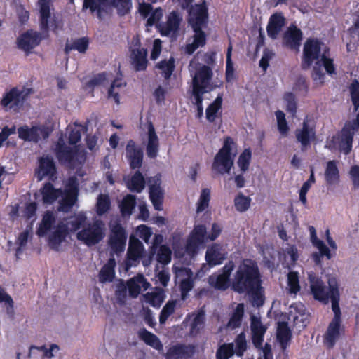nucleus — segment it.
Masks as SVG:
<instances>
[{"mask_svg":"<svg viewBox=\"0 0 359 359\" xmlns=\"http://www.w3.org/2000/svg\"><path fill=\"white\" fill-rule=\"evenodd\" d=\"M231 290L238 294H246L254 307L262 306L265 302L262 275L257 262L243 259L231 279Z\"/></svg>","mask_w":359,"mask_h":359,"instance_id":"1","label":"nucleus"},{"mask_svg":"<svg viewBox=\"0 0 359 359\" xmlns=\"http://www.w3.org/2000/svg\"><path fill=\"white\" fill-rule=\"evenodd\" d=\"M308 278L310 284L311 293L314 299L325 304H327L330 300L332 307L333 306L334 300H336L337 306H339L340 294L336 278L330 277L328 278V287H327L322 279L314 273H309Z\"/></svg>","mask_w":359,"mask_h":359,"instance_id":"2","label":"nucleus"},{"mask_svg":"<svg viewBox=\"0 0 359 359\" xmlns=\"http://www.w3.org/2000/svg\"><path fill=\"white\" fill-rule=\"evenodd\" d=\"M236 143L231 137H224L222 148L219 149L214 157L211 166L212 172L219 175L230 172L233 165L235 156L233 150L236 149Z\"/></svg>","mask_w":359,"mask_h":359,"instance_id":"3","label":"nucleus"},{"mask_svg":"<svg viewBox=\"0 0 359 359\" xmlns=\"http://www.w3.org/2000/svg\"><path fill=\"white\" fill-rule=\"evenodd\" d=\"M54 153L61 165L75 168L81 165L86 158V154L78 145L68 146L64 142L63 137L58 138L54 149Z\"/></svg>","mask_w":359,"mask_h":359,"instance_id":"4","label":"nucleus"},{"mask_svg":"<svg viewBox=\"0 0 359 359\" xmlns=\"http://www.w3.org/2000/svg\"><path fill=\"white\" fill-rule=\"evenodd\" d=\"M332 310L334 317L328 324L323 336V344L328 349L334 348L337 341L345 333V328L342 325L341 309L339 306H337L336 300H334Z\"/></svg>","mask_w":359,"mask_h":359,"instance_id":"5","label":"nucleus"},{"mask_svg":"<svg viewBox=\"0 0 359 359\" xmlns=\"http://www.w3.org/2000/svg\"><path fill=\"white\" fill-rule=\"evenodd\" d=\"M105 224L101 219H95L87 224L78 231L76 238L87 246H93L101 242L105 236Z\"/></svg>","mask_w":359,"mask_h":359,"instance_id":"6","label":"nucleus"},{"mask_svg":"<svg viewBox=\"0 0 359 359\" xmlns=\"http://www.w3.org/2000/svg\"><path fill=\"white\" fill-rule=\"evenodd\" d=\"M52 0H39L38 5L39 6V26L41 30L48 32L50 27L54 32L62 29L63 26L62 21L60 18L53 15L51 18L50 5Z\"/></svg>","mask_w":359,"mask_h":359,"instance_id":"7","label":"nucleus"},{"mask_svg":"<svg viewBox=\"0 0 359 359\" xmlns=\"http://www.w3.org/2000/svg\"><path fill=\"white\" fill-rule=\"evenodd\" d=\"M187 11V22L191 28L207 27L209 20L208 8L203 1L191 6Z\"/></svg>","mask_w":359,"mask_h":359,"instance_id":"8","label":"nucleus"},{"mask_svg":"<svg viewBox=\"0 0 359 359\" xmlns=\"http://www.w3.org/2000/svg\"><path fill=\"white\" fill-rule=\"evenodd\" d=\"M358 130V128L346 121L341 131L332 137L330 143L333 147L338 144L339 149L344 154H348L351 151L353 137Z\"/></svg>","mask_w":359,"mask_h":359,"instance_id":"9","label":"nucleus"},{"mask_svg":"<svg viewBox=\"0 0 359 359\" xmlns=\"http://www.w3.org/2000/svg\"><path fill=\"white\" fill-rule=\"evenodd\" d=\"M323 43L317 38H308L304 43L301 67L302 69H308L315 60L321 57Z\"/></svg>","mask_w":359,"mask_h":359,"instance_id":"10","label":"nucleus"},{"mask_svg":"<svg viewBox=\"0 0 359 359\" xmlns=\"http://www.w3.org/2000/svg\"><path fill=\"white\" fill-rule=\"evenodd\" d=\"M51 130L45 126H34L29 128L27 125L20 126L18 128V137L25 142H38L41 136L43 140L47 139Z\"/></svg>","mask_w":359,"mask_h":359,"instance_id":"11","label":"nucleus"},{"mask_svg":"<svg viewBox=\"0 0 359 359\" xmlns=\"http://www.w3.org/2000/svg\"><path fill=\"white\" fill-rule=\"evenodd\" d=\"M24 90H20L17 87L11 88L6 91L0 101V104L3 108L16 110L20 109L26 100L28 93H24Z\"/></svg>","mask_w":359,"mask_h":359,"instance_id":"12","label":"nucleus"},{"mask_svg":"<svg viewBox=\"0 0 359 359\" xmlns=\"http://www.w3.org/2000/svg\"><path fill=\"white\" fill-rule=\"evenodd\" d=\"M126 240L127 233L126 229L120 223L116 222L111 227L109 237V245L111 250L116 254L123 252L125 250Z\"/></svg>","mask_w":359,"mask_h":359,"instance_id":"13","label":"nucleus"},{"mask_svg":"<svg viewBox=\"0 0 359 359\" xmlns=\"http://www.w3.org/2000/svg\"><path fill=\"white\" fill-rule=\"evenodd\" d=\"M78 194L79 187L76 179L71 177L69 180L64 196L59 203V210L64 212H68L76 202Z\"/></svg>","mask_w":359,"mask_h":359,"instance_id":"14","label":"nucleus"},{"mask_svg":"<svg viewBox=\"0 0 359 359\" xmlns=\"http://www.w3.org/2000/svg\"><path fill=\"white\" fill-rule=\"evenodd\" d=\"M212 76V69L209 66L203 65L196 70L193 77L192 88L212 91L214 88L210 83Z\"/></svg>","mask_w":359,"mask_h":359,"instance_id":"15","label":"nucleus"},{"mask_svg":"<svg viewBox=\"0 0 359 359\" xmlns=\"http://www.w3.org/2000/svg\"><path fill=\"white\" fill-rule=\"evenodd\" d=\"M182 21L181 14L175 11L169 13L165 22L158 23L157 28L162 36H169L172 34L177 33Z\"/></svg>","mask_w":359,"mask_h":359,"instance_id":"16","label":"nucleus"},{"mask_svg":"<svg viewBox=\"0 0 359 359\" xmlns=\"http://www.w3.org/2000/svg\"><path fill=\"white\" fill-rule=\"evenodd\" d=\"M42 39L41 33L32 29L27 30L17 39L18 47L29 53L40 44Z\"/></svg>","mask_w":359,"mask_h":359,"instance_id":"17","label":"nucleus"},{"mask_svg":"<svg viewBox=\"0 0 359 359\" xmlns=\"http://www.w3.org/2000/svg\"><path fill=\"white\" fill-rule=\"evenodd\" d=\"M126 156L133 170L142 167L144 153L142 149L137 146L133 140H129L126 147Z\"/></svg>","mask_w":359,"mask_h":359,"instance_id":"18","label":"nucleus"},{"mask_svg":"<svg viewBox=\"0 0 359 359\" xmlns=\"http://www.w3.org/2000/svg\"><path fill=\"white\" fill-rule=\"evenodd\" d=\"M303 39L302 30L295 25H290L283 36V46L292 50L298 51Z\"/></svg>","mask_w":359,"mask_h":359,"instance_id":"19","label":"nucleus"},{"mask_svg":"<svg viewBox=\"0 0 359 359\" xmlns=\"http://www.w3.org/2000/svg\"><path fill=\"white\" fill-rule=\"evenodd\" d=\"M57 173V168L53 158L50 155H45L39 158V165L35 170V175L39 181L44 177H54Z\"/></svg>","mask_w":359,"mask_h":359,"instance_id":"20","label":"nucleus"},{"mask_svg":"<svg viewBox=\"0 0 359 359\" xmlns=\"http://www.w3.org/2000/svg\"><path fill=\"white\" fill-rule=\"evenodd\" d=\"M144 248L142 243L134 236L129 238V244L126 254V266L130 268L133 262H139L143 256Z\"/></svg>","mask_w":359,"mask_h":359,"instance_id":"21","label":"nucleus"},{"mask_svg":"<svg viewBox=\"0 0 359 359\" xmlns=\"http://www.w3.org/2000/svg\"><path fill=\"white\" fill-rule=\"evenodd\" d=\"M196 352V346L193 344H177L170 346L165 355V359H190Z\"/></svg>","mask_w":359,"mask_h":359,"instance_id":"22","label":"nucleus"},{"mask_svg":"<svg viewBox=\"0 0 359 359\" xmlns=\"http://www.w3.org/2000/svg\"><path fill=\"white\" fill-rule=\"evenodd\" d=\"M207 230L203 224L196 225L194 227L186 245L187 252H194L198 247L203 244L205 240L207 239L206 236Z\"/></svg>","mask_w":359,"mask_h":359,"instance_id":"23","label":"nucleus"},{"mask_svg":"<svg viewBox=\"0 0 359 359\" xmlns=\"http://www.w3.org/2000/svg\"><path fill=\"white\" fill-rule=\"evenodd\" d=\"M297 141L301 144V151H306L311 146V143L316 139V131L309 127L307 122L304 121L302 128L295 130Z\"/></svg>","mask_w":359,"mask_h":359,"instance_id":"24","label":"nucleus"},{"mask_svg":"<svg viewBox=\"0 0 359 359\" xmlns=\"http://www.w3.org/2000/svg\"><path fill=\"white\" fill-rule=\"evenodd\" d=\"M226 257V252L219 243H213L207 248L205 261L209 266L221 264Z\"/></svg>","mask_w":359,"mask_h":359,"instance_id":"25","label":"nucleus"},{"mask_svg":"<svg viewBox=\"0 0 359 359\" xmlns=\"http://www.w3.org/2000/svg\"><path fill=\"white\" fill-rule=\"evenodd\" d=\"M69 233L68 225L63 222L57 224L54 231L48 237V245L55 251H58L61 243Z\"/></svg>","mask_w":359,"mask_h":359,"instance_id":"26","label":"nucleus"},{"mask_svg":"<svg viewBox=\"0 0 359 359\" xmlns=\"http://www.w3.org/2000/svg\"><path fill=\"white\" fill-rule=\"evenodd\" d=\"M205 27L191 28L194 32L193 41L185 46L184 51L187 55H192L198 48L205 46L207 43V34L203 30Z\"/></svg>","mask_w":359,"mask_h":359,"instance_id":"27","label":"nucleus"},{"mask_svg":"<svg viewBox=\"0 0 359 359\" xmlns=\"http://www.w3.org/2000/svg\"><path fill=\"white\" fill-rule=\"evenodd\" d=\"M126 284L129 295L133 298H136L140 294L141 288L147 290L151 286L142 274H137L130 278Z\"/></svg>","mask_w":359,"mask_h":359,"instance_id":"28","label":"nucleus"},{"mask_svg":"<svg viewBox=\"0 0 359 359\" xmlns=\"http://www.w3.org/2000/svg\"><path fill=\"white\" fill-rule=\"evenodd\" d=\"M252 341L256 348H261L264 341V337L266 331L259 318L251 316Z\"/></svg>","mask_w":359,"mask_h":359,"instance_id":"29","label":"nucleus"},{"mask_svg":"<svg viewBox=\"0 0 359 359\" xmlns=\"http://www.w3.org/2000/svg\"><path fill=\"white\" fill-rule=\"evenodd\" d=\"M285 19L282 13H276L271 15L266 27L267 34L271 39H276L283 27Z\"/></svg>","mask_w":359,"mask_h":359,"instance_id":"30","label":"nucleus"},{"mask_svg":"<svg viewBox=\"0 0 359 359\" xmlns=\"http://www.w3.org/2000/svg\"><path fill=\"white\" fill-rule=\"evenodd\" d=\"M161 179L157 177L154 183L149 186V199L156 210H163L164 191L161 187Z\"/></svg>","mask_w":359,"mask_h":359,"instance_id":"31","label":"nucleus"},{"mask_svg":"<svg viewBox=\"0 0 359 359\" xmlns=\"http://www.w3.org/2000/svg\"><path fill=\"white\" fill-rule=\"evenodd\" d=\"M159 150V140L152 122L148 123V142L146 153L149 158L154 159L157 157Z\"/></svg>","mask_w":359,"mask_h":359,"instance_id":"32","label":"nucleus"},{"mask_svg":"<svg viewBox=\"0 0 359 359\" xmlns=\"http://www.w3.org/2000/svg\"><path fill=\"white\" fill-rule=\"evenodd\" d=\"M324 175L327 186L335 185L339 182L340 175L336 161L327 162Z\"/></svg>","mask_w":359,"mask_h":359,"instance_id":"33","label":"nucleus"},{"mask_svg":"<svg viewBox=\"0 0 359 359\" xmlns=\"http://www.w3.org/2000/svg\"><path fill=\"white\" fill-rule=\"evenodd\" d=\"M276 336L281 348L286 349L292 339V332L287 322L278 323Z\"/></svg>","mask_w":359,"mask_h":359,"instance_id":"34","label":"nucleus"},{"mask_svg":"<svg viewBox=\"0 0 359 359\" xmlns=\"http://www.w3.org/2000/svg\"><path fill=\"white\" fill-rule=\"evenodd\" d=\"M147 52L144 48L133 49L131 53L132 64L135 71H144L147 67Z\"/></svg>","mask_w":359,"mask_h":359,"instance_id":"35","label":"nucleus"},{"mask_svg":"<svg viewBox=\"0 0 359 359\" xmlns=\"http://www.w3.org/2000/svg\"><path fill=\"white\" fill-rule=\"evenodd\" d=\"M40 191L45 204L53 203L62 194L61 190L55 189L50 182H46Z\"/></svg>","mask_w":359,"mask_h":359,"instance_id":"36","label":"nucleus"},{"mask_svg":"<svg viewBox=\"0 0 359 359\" xmlns=\"http://www.w3.org/2000/svg\"><path fill=\"white\" fill-rule=\"evenodd\" d=\"M244 313V304H238L230 316L229 320L226 324V327L231 330H235L240 327L242 325Z\"/></svg>","mask_w":359,"mask_h":359,"instance_id":"37","label":"nucleus"},{"mask_svg":"<svg viewBox=\"0 0 359 359\" xmlns=\"http://www.w3.org/2000/svg\"><path fill=\"white\" fill-rule=\"evenodd\" d=\"M205 323V313L202 309L198 311L193 318L189 329V336L195 337L203 330Z\"/></svg>","mask_w":359,"mask_h":359,"instance_id":"38","label":"nucleus"},{"mask_svg":"<svg viewBox=\"0 0 359 359\" xmlns=\"http://www.w3.org/2000/svg\"><path fill=\"white\" fill-rule=\"evenodd\" d=\"M116 262L114 258L109 259L108 262L103 266L99 273V280L100 283H111L115 278Z\"/></svg>","mask_w":359,"mask_h":359,"instance_id":"39","label":"nucleus"},{"mask_svg":"<svg viewBox=\"0 0 359 359\" xmlns=\"http://www.w3.org/2000/svg\"><path fill=\"white\" fill-rule=\"evenodd\" d=\"M138 335L146 344L153 347L154 348L161 351L163 349V344L158 337L151 332H149L145 328L141 329Z\"/></svg>","mask_w":359,"mask_h":359,"instance_id":"40","label":"nucleus"},{"mask_svg":"<svg viewBox=\"0 0 359 359\" xmlns=\"http://www.w3.org/2000/svg\"><path fill=\"white\" fill-rule=\"evenodd\" d=\"M89 47L88 37H81L74 40L71 43H66L65 53L68 55L72 50H76L80 53H85Z\"/></svg>","mask_w":359,"mask_h":359,"instance_id":"41","label":"nucleus"},{"mask_svg":"<svg viewBox=\"0 0 359 359\" xmlns=\"http://www.w3.org/2000/svg\"><path fill=\"white\" fill-rule=\"evenodd\" d=\"M208 283L217 290L225 291L229 287H231V280L221 273L211 275Z\"/></svg>","mask_w":359,"mask_h":359,"instance_id":"42","label":"nucleus"},{"mask_svg":"<svg viewBox=\"0 0 359 359\" xmlns=\"http://www.w3.org/2000/svg\"><path fill=\"white\" fill-rule=\"evenodd\" d=\"M55 222V217L53 213L50 211H46L40 223L36 234L39 236H44L51 229L53 225Z\"/></svg>","mask_w":359,"mask_h":359,"instance_id":"43","label":"nucleus"},{"mask_svg":"<svg viewBox=\"0 0 359 359\" xmlns=\"http://www.w3.org/2000/svg\"><path fill=\"white\" fill-rule=\"evenodd\" d=\"M222 95H218L215 100L207 107L205 114L209 122L212 123L215 121L217 113L222 109Z\"/></svg>","mask_w":359,"mask_h":359,"instance_id":"44","label":"nucleus"},{"mask_svg":"<svg viewBox=\"0 0 359 359\" xmlns=\"http://www.w3.org/2000/svg\"><path fill=\"white\" fill-rule=\"evenodd\" d=\"M136 205V197L132 194H127L120 203V211L122 216H130Z\"/></svg>","mask_w":359,"mask_h":359,"instance_id":"45","label":"nucleus"},{"mask_svg":"<svg viewBox=\"0 0 359 359\" xmlns=\"http://www.w3.org/2000/svg\"><path fill=\"white\" fill-rule=\"evenodd\" d=\"M127 186L131 191L140 193L145 187V180L142 174L139 170L136 171L127 183Z\"/></svg>","mask_w":359,"mask_h":359,"instance_id":"46","label":"nucleus"},{"mask_svg":"<svg viewBox=\"0 0 359 359\" xmlns=\"http://www.w3.org/2000/svg\"><path fill=\"white\" fill-rule=\"evenodd\" d=\"M233 46L230 42L226 51V72L225 77L227 82H231L235 79V69L231 59Z\"/></svg>","mask_w":359,"mask_h":359,"instance_id":"47","label":"nucleus"},{"mask_svg":"<svg viewBox=\"0 0 359 359\" xmlns=\"http://www.w3.org/2000/svg\"><path fill=\"white\" fill-rule=\"evenodd\" d=\"M234 353L238 357H243L248 349L246 336L244 332L238 334L234 340Z\"/></svg>","mask_w":359,"mask_h":359,"instance_id":"48","label":"nucleus"},{"mask_svg":"<svg viewBox=\"0 0 359 359\" xmlns=\"http://www.w3.org/2000/svg\"><path fill=\"white\" fill-rule=\"evenodd\" d=\"M111 207V201L108 195L100 194L97 199L96 212L99 216L107 213Z\"/></svg>","mask_w":359,"mask_h":359,"instance_id":"49","label":"nucleus"},{"mask_svg":"<svg viewBox=\"0 0 359 359\" xmlns=\"http://www.w3.org/2000/svg\"><path fill=\"white\" fill-rule=\"evenodd\" d=\"M252 158V151L250 148L245 149L240 154L237 164L241 171L244 173L249 170Z\"/></svg>","mask_w":359,"mask_h":359,"instance_id":"50","label":"nucleus"},{"mask_svg":"<svg viewBox=\"0 0 359 359\" xmlns=\"http://www.w3.org/2000/svg\"><path fill=\"white\" fill-rule=\"evenodd\" d=\"M156 67L162 71L165 79H169L175 70V60L172 57L168 60H163L156 65Z\"/></svg>","mask_w":359,"mask_h":359,"instance_id":"51","label":"nucleus"},{"mask_svg":"<svg viewBox=\"0 0 359 359\" xmlns=\"http://www.w3.org/2000/svg\"><path fill=\"white\" fill-rule=\"evenodd\" d=\"M251 198L240 192L234 198V205L237 211L243 212L250 207Z\"/></svg>","mask_w":359,"mask_h":359,"instance_id":"52","label":"nucleus"},{"mask_svg":"<svg viewBox=\"0 0 359 359\" xmlns=\"http://www.w3.org/2000/svg\"><path fill=\"white\" fill-rule=\"evenodd\" d=\"M126 83L123 81L121 78H116L115 79L109 88L108 89L107 92V97L108 98H113L116 104H120V96H119V92L115 91L116 88H121L122 86H125Z\"/></svg>","mask_w":359,"mask_h":359,"instance_id":"53","label":"nucleus"},{"mask_svg":"<svg viewBox=\"0 0 359 359\" xmlns=\"http://www.w3.org/2000/svg\"><path fill=\"white\" fill-rule=\"evenodd\" d=\"M235 354L234 353V344L227 343L221 345L217 352V359H229L231 356Z\"/></svg>","mask_w":359,"mask_h":359,"instance_id":"54","label":"nucleus"},{"mask_svg":"<svg viewBox=\"0 0 359 359\" xmlns=\"http://www.w3.org/2000/svg\"><path fill=\"white\" fill-rule=\"evenodd\" d=\"M176 301L170 300L163 307L159 315L160 324H164L168 318L175 312Z\"/></svg>","mask_w":359,"mask_h":359,"instance_id":"55","label":"nucleus"},{"mask_svg":"<svg viewBox=\"0 0 359 359\" xmlns=\"http://www.w3.org/2000/svg\"><path fill=\"white\" fill-rule=\"evenodd\" d=\"M210 201V190L208 188H204L201 190L199 199L197 202V212L204 211L208 206Z\"/></svg>","mask_w":359,"mask_h":359,"instance_id":"56","label":"nucleus"},{"mask_svg":"<svg viewBox=\"0 0 359 359\" xmlns=\"http://www.w3.org/2000/svg\"><path fill=\"white\" fill-rule=\"evenodd\" d=\"M111 4L117 9L118 14L121 16L128 13L132 8L131 0H111Z\"/></svg>","mask_w":359,"mask_h":359,"instance_id":"57","label":"nucleus"},{"mask_svg":"<svg viewBox=\"0 0 359 359\" xmlns=\"http://www.w3.org/2000/svg\"><path fill=\"white\" fill-rule=\"evenodd\" d=\"M287 285L291 294H296L300 290L298 272L290 271L288 273Z\"/></svg>","mask_w":359,"mask_h":359,"instance_id":"58","label":"nucleus"},{"mask_svg":"<svg viewBox=\"0 0 359 359\" xmlns=\"http://www.w3.org/2000/svg\"><path fill=\"white\" fill-rule=\"evenodd\" d=\"M86 217L84 214H78L77 215L72 217L65 224L68 225L69 231L74 232L82 226L83 224L86 222Z\"/></svg>","mask_w":359,"mask_h":359,"instance_id":"59","label":"nucleus"},{"mask_svg":"<svg viewBox=\"0 0 359 359\" xmlns=\"http://www.w3.org/2000/svg\"><path fill=\"white\" fill-rule=\"evenodd\" d=\"M275 114L277 119L278 131L282 135H287L290 128L285 119V115L284 112L280 110H278L276 111Z\"/></svg>","mask_w":359,"mask_h":359,"instance_id":"60","label":"nucleus"},{"mask_svg":"<svg viewBox=\"0 0 359 359\" xmlns=\"http://www.w3.org/2000/svg\"><path fill=\"white\" fill-rule=\"evenodd\" d=\"M172 252L169 247L165 245L160 246L157 253L156 260L163 264H168L171 260Z\"/></svg>","mask_w":359,"mask_h":359,"instance_id":"61","label":"nucleus"},{"mask_svg":"<svg viewBox=\"0 0 359 359\" xmlns=\"http://www.w3.org/2000/svg\"><path fill=\"white\" fill-rule=\"evenodd\" d=\"M107 74L104 72L97 74L85 84V89L93 90L95 87L103 84L107 80Z\"/></svg>","mask_w":359,"mask_h":359,"instance_id":"62","label":"nucleus"},{"mask_svg":"<svg viewBox=\"0 0 359 359\" xmlns=\"http://www.w3.org/2000/svg\"><path fill=\"white\" fill-rule=\"evenodd\" d=\"M349 89L354 110L357 111L359 108V82L357 79L352 81Z\"/></svg>","mask_w":359,"mask_h":359,"instance_id":"63","label":"nucleus"},{"mask_svg":"<svg viewBox=\"0 0 359 359\" xmlns=\"http://www.w3.org/2000/svg\"><path fill=\"white\" fill-rule=\"evenodd\" d=\"M283 99L287 104V111L294 116L297 108L295 95L292 93L287 92L285 93Z\"/></svg>","mask_w":359,"mask_h":359,"instance_id":"64","label":"nucleus"}]
</instances>
